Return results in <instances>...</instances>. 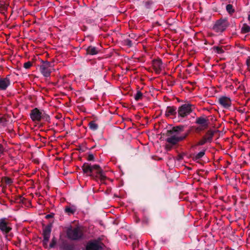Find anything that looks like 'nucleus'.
Masks as SVG:
<instances>
[{
  "label": "nucleus",
  "mask_w": 250,
  "mask_h": 250,
  "mask_svg": "<svg viewBox=\"0 0 250 250\" xmlns=\"http://www.w3.org/2000/svg\"><path fill=\"white\" fill-rule=\"evenodd\" d=\"M195 123L197 125H201L204 128L208 127L209 122V120L204 115L197 117L196 119Z\"/></svg>",
  "instance_id": "f8f14e48"
},
{
  "label": "nucleus",
  "mask_w": 250,
  "mask_h": 250,
  "mask_svg": "<svg viewBox=\"0 0 250 250\" xmlns=\"http://www.w3.org/2000/svg\"><path fill=\"white\" fill-rule=\"evenodd\" d=\"M196 52V51L193 50V49H192L190 51V55H192V54H194Z\"/></svg>",
  "instance_id": "c9c22d12"
},
{
  "label": "nucleus",
  "mask_w": 250,
  "mask_h": 250,
  "mask_svg": "<svg viewBox=\"0 0 250 250\" xmlns=\"http://www.w3.org/2000/svg\"><path fill=\"white\" fill-rule=\"evenodd\" d=\"M226 9H227V11L229 13H231L233 12V10L232 9V6L230 4H228L226 6Z\"/></svg>",
  "instance_id": "cd10ccee"
},
{
  "label": "nucleus",
  "mask_w": 250,
  "mask_h": 250,
  "mask_svg": "<svg viewBox=\"0 0 250 250\" xmlns=\"http://www.w3.org/2000/svg\"><path fill=\"white\" fill-rule=\"evenodd\" d=\"M52 227V224L50 223L47 225L43 229L42 235L43 237V239L42 241V245L43 247L45 249L48 248V242L49 240V238L50 237V234L51 232Z\"/></svg>",
  "instance_id": "0eeeda50"
},
{
  "label": "nucleus",
  "mask_w": 250,
  "mask_h": 250,
  "mask_svg": "<svg viewBox=\"0 0 250 250\" xmlns=\"http://www.w3.org/2000/svg\"><path fill=\"white\" fill-rule=\"evenodd\" d=\"M54 214L53 213H51L50 214H48L45 216V218L46 219H49L53 218L54 217Z\"/></svg>",
  "instance_id": "473e14b6"
},
{
  "label": "nucleus",
  "mask_w": 250,
  "mask_h": 250,
  "mask_svg": "<svg viewBox=\"0 0 250 250\" xmlns=\"http://www.w3.org/2000/svg\"><path fill=\"white\" fill-rule=\"evenodd\" d=\"M195 108L194 105L189 103L184 104L178 107L177 115L179 119H182L189 115Z\"/></svg>",
  "instance_id": "20e7f679"
},
{
  "label": "nucleus",
  "mask_w": 250,
  "mask_h": 250,
  "mask_svg": "<svg viewBox=\"0 0 250 250\" xmlns=\"http://www.w3.org/2000/svg\"><path fill=\"white\" fill-rule=\"evenodd\" d=\"M42 64L40 66L41 73L45 77L50 76L51 70L49 67L51 66V62L48 61H41Z\"/></svg>",
  "instance_id": "1a4fd4ad"
},
{
  "label": "nucleus",
  "mask_w": 250,
  "mask_h": 250,
  "mask_svg": "<svg viewBox=\"0 0 250 250\" xmlns=\"http://www.w3.org/2000/svg\"><path fill=\"white\" fill-rule=\"evenodd\" d=\"M208 143L203 137L201 140H200L196 144V146H203L206 143Z\"/></svg>",
  "instance_id": "bb28decb"
},
{
  "label": "nucleus",
  "mask_w": 250,
  "mask_h": 250,
  "mask_svg": "<svg viewBox=\"0 0 250 250\" xmlns=\"http://www.w3.org/2000/svg\"><path fill=\"white\" fill-rule=\"evenodd\" d=\"M248 19L250 21V15L249 16Z\"/></svg>",
  "instance_id": "58836bf2"
},
{
  "label": "nucleus",
  "mask_w": 250,
  "mask_h": 250,
  "mask_svg": "<svg viewBox=\"0 0 250 250\" xmlns=\"http://www.w3.org/2000/svg\"><path fill=\"white\" fill-rule=\"evenodd\" d=\"M224 52V51L222 49V48H210L209 50L207 48L205 53L210 56L214 54H221Z\"/></svg>",
  "instance_id": "dca6fc26"
},
{
  "label": "nucleus",
  "mask_w": 250,
  "mask_h": 250,
  "mask_svg": "<svg viewBox=\"0 0 250 250\" xmlns=\"http://www.w3.org/2000/svg\"><path fill=\"white\" fill-rule=\"evenodd\" d=\"M10 75H8L5 78L0 79V90H5L10 85Z\"/></svg>",
  "instance_id": "4468645a"
},
{
  "label": "nucleus",
  "mask_w": 250,
  "mask_h": 250,
  "mask_svg": "<svg viewBox=\"0 0 250 250\" xmlns=\"http://www.w3.org/2000/svg\"><path fill=\"white\" fill-rule=\"evenodd\" d=\"M87 160L89 161H94L95 158L93 154L92 153H89L87 158Z\"/></svg>",
  "instance_id": "c756f323"
},
{
  "label": "nucleus",
  "mask_w": 250,
  "mask_h": 250,
  "mask_svg": "<svg viewBox=\"0 0 250 250\" xmlns=\"http://www.w3.org/2000/svg\"><path fill=\"white\" fill-rule=\"evenodd\" d=\"M32 66V62H27L24 63L23 67L25 69H29Z\"/></svg>",
  "instance_id": "c85d7f7f"
},
{
  "label": "nucleus",
  "mask_w": 250,
  "mask_h": 250,
  "mask_svg": "<svg viewBox=\"0 0 250 250\" xmlns=\"http://www.w3.org/2000/svg\"><path fill=\"white\" fill-rule=\"evenodd\" d=\"M219 104L225 108H229L231 104V101L229 98L222 96L218 99Z\"/></svg>",
  "instance_id": "ddd939ff"
},
{
  "label": "nucleus",
  "mask_w": 250,
  "mask_h": 250,
  "mask_svg": "<svg viewBox=\"0 0 250 250\" xmlns=\"http://www.w3.org/2000/svg\"><path fill=\"white\" fill-rule=\"evenodd\" d=\"M126 45L128 46H132L133 45V44L132 43V42L129 40L126 41Z\"/></svg>",
  "instance_id": "72a5a7b5"
},
{
  "label": "nucleus",
  "mask_w": 250,
  "mask_h": 250,
  "mask_svg": "<svg viewBox=\"0 0 250 250\" xmlns=\"http://www.w3.org/2000/svg\"><path fill=\"white\" fill-rule=\"evenodd\" d=\"M177 114V108L174 106H168L167 107L165 111V115L167 117L172 116L175 117H176Z\"/></svg>",
  "instance_id": "2eb2a0df"
},
{
  "label": "nucleus",
  "mask_w": 250,
  "mask_h": 250,
  "mask_svg": "<svg viewBox=\"0 0 250 250\" xmlns=\"http://www.w3.org/2000/svg\"><path fill=\"white\" fill-rule=\"evenodd\" d=\"M76 211V208L75 206H66L65 208L64 211L68 215L73 214Z\"/></svg>",
  "instance_id": "6ab92c4d"
},
{
  "label": "nucleus",
  "mask_w": 250,
  "mask_h": 250,
  "mask_svg": "<svg viewBox=\"0 0 250 250\" xmlns=\"http://www.w3.org/2000/svg\"><path fill=\"white\" fill-rule=\"evenodd\" d=\"M104 245L97 240L90 241L85 246V250H103Z\"/></svg>",
  "instance_id": "6e6552de"
},
{
  "label": "nucleus",
  "mask_w": 250,
  "mask_h": 250,
  "mask_svg": "<svg viewBox=\"0 0 250 250\" xmlns=\"http://www.w3.org/2000/svg\"><path fill=\"white\" fill-rule=\"evenodd\" d=\"M66 235L68 239L76 241L83 238V232L79 227L74 228L70 227L67 229Z\"/></svg>",
  "instance_id": "39448f33"
},
{
  "label": "nucleus",
  "mask_w": 250,
  "mask_h": 250,
  "mask_svg": "<svg viewBox=\"0 0 250 250\" xmlns=\"http://www.w3.org/2000/svg\"><path fill=\"white\" fill-rule=\"evenodd\" d=\"M247 64L248 66H250V57H249L246 61Z\"/></svg>",
  "instance_id": "f704fd0d"
},
{
  "label": "nucleus",
  "mask_w": 250,
  "mask_h": 250,
  "mask_svg": "<svg viewBox=\"0 0 250 250\" xmlns=\"http://www.w3.org/2000/svg\"><path fill=\"white\" fill-rule=\"evenodd\" d=\"M5 148L3 146L0 144V157L3 154Z\"/></svg>",
  "instance_id": "7c9ffc66"
},
{
  "label": "nucleus",
  "mask_w": 250,
  "mask_h": 250,
  "mask_svg": "<svg viewBox=\"0 0 250 250\" xmlns=\"http://www.w3.org/2000/svg\"><path fill=\"white\" fill-rule=\"evenodd\" d=\"M143 98V94L142 93L138 90L137 91L136 94L134 96V99L136 101H138L142 99Z\"/></svg>",
  "instance_id": "b1692460"
},
{
  "label": "nucleus",
  "mask_w": 250,
  "mask_h": 250,
  "mask_svg": "<svg viewBox=\"0 0 250 250\" xmlns=\"http://www.w3.org/2000/svg\"><path fill=\"white\" fill-rule=\"evenodd\" d=\"M6 122V120L3 117H0V123L4 125Z\"/></svg>",
  "instance_id": "2f4dec72"
},
{
  "label": "nucleus",
  "mask_w": 250,
  "mask_h": 250,
  "mask_svg": "<svg viewBox=\"0 0 250 250\" xmlns=\"http://www.w3.org/2000/svg\"><path fill=\"white\" fill-rule=\"evenodd\" d=\"M250 32V25L247 24V23H244L242 25V28H241V32L242 33L245 34L247 33Z\"/></svg>",
  "instance_id": "aec40b11"
},
{
  "label": "nucleus",
  "mask_w": 250,
  "mask_h": 250,
  "mask_svg": "<svg viewBox=\"0 0 250 250\" xmlns=\"http://www.w3.org/2000/svg\"><path fill=\"white\" fill-rule=\"evenodd\" d=\"M30 117L31 120L35 122H40L42 120L50 122V117L44 110H40L38 108L35 107L31 110Z\"/></svg>",
  "instance_id": "7ed1b4c3"
},
{
  "label": "nucleus",
  "mask_w": 250,
  "mask_h": 250,
  "mask_svg": "<svg viewBox=\"0 0 250 250\" xmlns=\"http://www.w3.org/2000/svg\"><path fill=\"white\" fill-rule=\"evenodd\" d=\"M82 168L84 174L96 181L99 179L101 182H104L107 179L103 169L99 165H91L88 163H84L82 166Z\"/></svg>",
  "instance_id": "f03ea898"
},
{
  "label": "nucleus",
  "mask_w": 250,
  "mask_h": 250,
  "mask_svg": "<svg viewBox=\"0 0 250 250\" xmlns=\"http://www.w3.org/2000/svg\"><path fill=\"white\" fill-rule=\"evenodd\" d=\"M62 248L64 250H74L75 246L73 244H69L66 242H63L62 244Z\"/></svg>",
  "instance_id": "a211bd4d"
},
{
  "label": "nucleus",
  "mask_w": 250,
  "mask_h": 250,
  "mask_svg": "<svg viewBox=\"0 0 250 250\" xmlns=\"http://www.w3.org/2000/svg\"><path fill=\"white\" fill-rule=\"evenodd\" d=\"M185 127V125H179L172 127L161 133L160 139L165 140L167 143L165 147L167 151H170L174 146L184 140L188 135L190 131L183 133Z\"/></svg>",
  "instance_id": "f257e3e1"
},
{
  "label": "nucleus",
  "mask_w": 250,
  "mask_h": 250,
  "mask_svg": "<svg viewBox=\"0 0 250 250\" xmlns=\"http://www.w3.org/2000/svg\"><path fill=\"white\" fill-rule=\"evenodd\" d=\"M205 150L200 151L193 157V160L196 161L202 158L205 154Z\"/></svg>",
  "instance_id": "4be33fe9"
},
{
  "label": "nucleus",
  "mask_w": 250,
  "mask_h": 250,
  "mask_svg": "<svg viewBox=\"0 0 250 250\" xmlns=\"http://www.w3.org/2000/svg\"><path fill=\"white\" fill-rule=\"evenodd\" d=\"M57 244V239L55 237H53L51 240V242L49 245V248L52 249L55 247Z\"/></svg>",
  "instance_id": "a878e982"
},
{
  "label": "nucleus",
  "mask_w": 250,
  "mask_h": 250,
  "mask_svg": "<svg viewBox=\"0 0 250 250\" xmlns=\"http://www.w3.org/2000/svg\"><path fill=\"white\" fill-rule=\"evenodd\" d=\"M86 54L89 55H96L99 52V50L96 49V48H86Z\"/></svg>",
  "instance_id": "412c9836"
},
{
  "label": "nucleus",
  "mask_w": 250,
  "mask_h": 250,
  "mask_svg": "<svg viewBox=\"0 0 250 250\" xmlns=\"http://www.w3.org/2000/svg\"><path fill=\"white\" fill-rule=\"evenodd\" d=\"M215 132L216 131L209 129L207 131L205 135L203 137L205 138L206 140L208 143H211L212 141L213 136Z\"/></svg>",
  "instance_id": "f3484780"
},
{
  "label": "nucleus",
  "mask_w": 250,
  "mask_h": 250,
  "mask_svg": "<svg viewBox=\"0 0 250 250\" xmlns=\"http://www.w3.org/2000/svg\"><path fill=\"white\" fill-rule=\"evenodd\" d=\"M2 180L5 182V183L7 185H11L13 183V180L9 177H4L2 178Z\"/></svg>",
  "instance_id": "393cba45"
},
{
  "label": "nucleus",
  "mask_w": 250,
  "mask_h": 250,
  "mask_svg": "<svg viewBox=\"0 0 250 250\" xmlns=\"http://www.w3.org/2000/svg\"><path fill=\"white\" fill-rule=\"evenodd\" d=\"M152 65L155 73L157 74H160L164 68L162 61L160 58L153 60Z\"/></svg>",
  "instance_id": "9b49d317"
},
{
  "label": "nucleus",
  "mask_w": 250,
  "mask_h": 250,
  "mask_svg": "<svg viewBox=\"0 0 250 250\" xmlns=\"http://www.w3.org/2000/svg\"><path fill=\"white\" fill-rule=\"evenodd\" d=\"M89 127L91 130L95 131L98 128V125L94 121H91L89 123Z\"/></svg>",
  "instance_id": "5701e85b"
},
{
  "label": "nucleus",
  "mask_w": 250,
  "mask_h": 250,
  "mask_svg": "<svg viewBox=\"0 0 250 250\" xmlns=\"http://www.w3.org/2000/svg\"><path fill=\"white\" fill-rule=\"evenodd\" d=\"M228 24L226 20H220L216 22L213 29L216 32H222L226 29Z\"/></svg>",
  "instance_id": "9d476101"
},
{
  "label": "nucleus",
  "mask_w": 250,
  "mask_h": 250,
  "mask_svg": "<svg viewBox=\"0 0 250 250\" xmlns=\"http://www.w3.org/2000/svg\"><path fill=\"white\" fill-rule=\"evenodd\" d=\"M192 65V63L191 62H188L187 65V67H189L191 66Z\"/></svg>",
  "instance_id": "4c0bfd02"
},
{
  "label": "nucleus",
  "mask_w": 250,
  "mask_h": 250,
  "mask_svg": "<svg viewBox=\"0 0 250 250\" xmlns=\"http://www.w3.org/2000/svg\"><path fill=\"white\" fill-rule=\"evenodd\" d=\"M183 159V156L181 154H180L178 155V160H182Z\"/></svg>",
  "instance_id": "e433bc0d"
},
{
  "label": "nucleus",
  "mask_w": 250,
  "mask_h": 250,
  "mask_svg": "<svg viewBox=\"0 0 250 250\" xmlns=\"http://www.w3.org/2000/svg\"><path fill=\"white\" fill-rule=\"evenodd\" d=\"M11 223L6 218H2L0 219V230L6 237L7 234L12 230Z\"/></svg>",
  "instance_id": "423d86ee"
}]
</instances>
